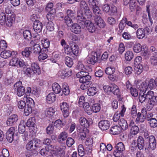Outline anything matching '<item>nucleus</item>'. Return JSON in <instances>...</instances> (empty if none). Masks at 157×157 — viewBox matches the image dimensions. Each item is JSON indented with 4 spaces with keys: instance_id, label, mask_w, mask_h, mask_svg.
<instances>
[{
    "instance_id": "nucleus-1",
    "label": "nucleus",
    "mask_w": 157,
    "mask_h": 157,
    "mask_svg": "<svg viewBox=\"0 0 157 157\" xmlns=\"http://www.w3.org/2000/svg\"><path fill=\"white\" fill-rule=\"evenodd\" d=\"M92 14L88 5L84 1H82L80 3L79 9L78 11L76 19L77 22H81L86 18L90 19Z\"/></svg>"
},
{
    "instance_id": "nucleus-2",
    "label": "nucleus",
    "mask_w": 157,
    "mask_h": 157,
    "mask_svg": "<svg viewBox=\"0 0 157 157\" xmlns=\"http://www.w3.org/2000/svg\"><path fill=\"white\" fill-rule=\"evenodd\" d=\"M149 94L148 96L149 98L147 104V108L150 111L153 109L154 106L157 105V96H154V92L151 91H150Z\"/></svg>"
},
{
    "instance_id": "nucleus-3",
    "label": "nucleus",
    "mask_w": 157,
    "mask_h": 157,
    "mask_svg": "<svg viewBox=\"0 0 157 157\" xmlns=\"http://www.w3.org/2000/svg\"><path fill=\"white\" fill-rule=\"evenodd\" d=\"M90 19L85 18L84 20L81 21V22H78L81 24L82 25H85L86 26L88 31L91 33H94L97 30V28L96 27L94 24L91 22Z\"/></svg>"
},
{
    "instance_id": "nucleus-4",
    "label": "nucleus",
    "mask_w": 157,
    "mask_h": 157,
    "mask_svg": "<svg viewBox=\"0 0 157 157\" xmlns=\"http://www.w3.org/2000/svg\"><path fill=\"white\" fill-rule=\"evenodd\" d=\"M26 99L27 106L25 107L24 113L25 116H28L32 111V109L34 106V102L33 100L30 98L25 97Z\"/></svg>"
},
{
    "instance_id": "nucleus-5",
    "label": "nucleus",
    "mask_w": 157,
    "mask_h": 157,
    "mask_svg": "<svg viewBox=\"0 0 157 157\" xmlns=\"http://www.w3.org/2000/svg\"><path fill=\"white\" fill-rule=\"evenodd\" d=\"M14 90L16 91V94L19 97L24 95L25 92V87L23 86L21 82L19 81L15 83L14 85Z\"/></svg>"
},
{
    "instance_id": "nucleus-6",
    "label": "nucleus",
    "mask_w": 157,
    "mask_h": 157,
    "mask_svg": "<svg viewBox=\"0 0 157 157\" xmlns=\"http://www.w3.org/2000/svg\"><path fill=\"white\" fill-rule=\"evenodd\" d=\"M40 140L35 139L29 141L26 145V148L28 150H33L40 147Z\"/></svg>"
},
{
    "instance_id": "nucleus-7",
    "label": "nucleus",
    "mask_w": 157,
    "mask_h": 157,
    "mask_svg": "<svg viewBox=\"0 0 157 157\" xmlns=\"http://www.w3.org/2000/svg\"><path fill=\"white\" fill-rule=\"evenodd\" d=\"M50 149L52 151H54L55 153L58 155H64L65 154V150L66 149V146L64 145H61L60 146H53L50 145Z\"/></svg>"
},
{
    "instance_id": "nucleus-8",
    "label": "nucleus",
    "mask_w": 157,
    "mask_h": 157,
    "mask_svg": "<svg viewBox=\"0 0 157 157\" xmlns=\"http://www.w3.org/2000/svg\"><path fill=\"white\" fill-rule=\"evenodd\" d=\"M98 56L96 52H92L86 58L87 62L89 64H94L97 61Z\"/></svg>"
},
{
    "instance_id": "nucleus-9",
    "label": "nucleus",
    "mask_w": 157,
    "mask_h": 157,
    "mask_svg": "<svg viewBox=\"0 0 157 157\" xmlns=\"http://www.w3.org/2000/svg\"><path fill=\"white\" fill-rule=\"evenodd\" d=\"M60 106L64 117H67L69 113L70 107L69 104L66 102H63L60 103Z\"/></svg>"
},
{
    "instance_id": "nucleus-10",
    "label": "nucleus",
    "mask_w": 157,
    "mask_h": 157,
    "mask_svg": "<svg viewBox=\"0 0 157 157\" xmlns=\"http://www.w3.org/2000/svg\"><path fill=\"white\" fill-rule=\"evenodd\" d=\"M147 111L146 108H143L141 109V113L138 112L137 114L136 121L143 122L146 118Z\"/></svg>"
},
{
    "instance_id": "nucleus-11",
    "label": "nucleus",
    "mask_w": 157,
    "mask_h": 157,
    "mask_svg": "<svg viewBox=\"0 0 157 157\" xmlns=\"http://www.w3.org/2000/svg\"><path fill=\"white\" fill-rule=\"evenodd\" d=\"M25 123L23 120L21 121L19 125L18 129L19 132L20 133H22V135L23 139L25 140L28 136L27 132H25Z\"/></svg>"
},
{
    "instance_id": "nucleus-12",
    "label": "nucleus",
    "mask_w": 157,
    "mask_h": 157,
    "mask_svg": "<svg viewBox=\"0 0 157 157\" xmlns=\"http://www.w3.org/2000/svg\"><path fill=\"white\" fill-rule=\"evenodd\" d=\"M16 128L13 127L10 128L6 132V138L10 143H11L13 139V135L15 132Z\"/></svg>"
},
{
    "instance_id": "nucleus-13",
    "label": "nucleus",
    "mask_w": 157,
    "mask_h": 157,
    "mask_svg": "<svg viewBox=\"0 0 157 157\" xmlns=\"http://www.w3.org/2000/svg\"><path fill=\"white\" fill-rule=\"evenodd\" d=\"M79 123L80 125L85 128H88L92 123V120L90 118L87 119L83 117H80L79 119Z\"/></svg>"
},
{
    "instance_id": "nucleus-14",
    "label": "nucleus",
    "mask_w": 157,
    "mask_h": 157,
    "mask_svg": "<svg viewBox=\"0 0 157 157\" xmlns=\"http://www.w3.org/2000/svg\"><path fill=\"white\" fill-rule=\"evenodd\" d=\"M58 74L62 78H64L65 77H68L71 76L72 75V71L70 69L65 68L60 71Z\"/></svg>"
},
{
    "instance_id": "nucleus-15",
    "label": "nucleus",
    "mask_w": 157,
    "mask_h": 157,
    "mask_svg": "<svg viewBox=\"0 0 157 157\" xmlns=\"http://www.w3.org/2000/svg\"><path fill=\"white\" fill-rule=\"evenodd\" d=\"M98 126L99 128L102 130H106L108 129L109 127L110 122L107 120L101 121L99 122Z\"/></svg>"
},
{
    "instance_id": "nucleus-16",
    "label": "nucleus",
    "mask_w": 157,
    "mask_h": 157,
    "mask_svg": "<svg viewBox=\"0 0 157 157\" xmlns=\"http://www.w3.org/2000/svg\"><path fill=\"white\" fill-rule=\"evenodd\" d=\"M18 120L17 115L13 114L10 116L7 120L6 123L8 126H12L15 124Z\"/></svg>"
},
{
    "instance_id": "nucleus-17",
    "label": "nucleus",
    "mask_w": 157,
    "mask_h": 157,
    "mask_svg": "<svg viewBox=\"0 0 157 157\" xmlns=\"http://www.w3.org/2000/svg\"><path fill=\"white\" fill-rule=\"evenodd\" d=\"M95 23L100 28H103L105 26V23L100 16L95 17Z\"/></svg>"
},
{
    "instance_id": "nucleus-18",
    "label": "nucleus",
    "mask_w": 157,
    "mask_h": 157,
    "mask_svg": "<svg viewBox=\"0 0 157 157\" xmlns=\"http://www.w3.org/2000/svg\"><path fill=\"white\" fill-rule=\"evenodd\" d=\"M33 28L34 31L37 33L41 32L43 28L42 23L38 20H36L34 21L33 24Z\"/></svg>"
},
{
    "instance_id": "nucleus-19",
    "label": "nucleus",
    "mask_w": 157,
    "mask_h": 157,
    "mask_svg": "<svg viewBox=\"0 0 157 157\" xmlns=\"http://www.w3.org/2000/svg\"><path fill=\"white\" fill-rule=\"evenodd\" d=\"M149 146L148 148H150L152 150H153L156 147V140L155 137L153 135L149 136L148 140Z\"/></svg>"
},
{
    "instance_id": "nucleus-20",
    "label": "nucleus",
    "mask_w": 157,
    "mask_h": 157,
    "mask_svg": "<svg viewBox=\"0 0 157 157\" xmlns=\"http://www.w3.org/2000/svg\"><path fill=\"white\" fill-rule=\"evenodd\" d=\"M150 93V91L147 92H142L140 93L139 94V99L140 102L142 103L144 102L146 100L148 101L149 98L148 96L149 95Z\"/></svg>"
},
{
    "instance_id": "nucleus-21",
    "label": "nucleus",
    "mask_w": 157,
    "mask_h": 157,
    "mask_svg": "<svg viewBox=\"0 0 157 157\" xmlns=\"http://www.w3.org/2000/svg\"><path fill=\"white\" fill-rule=\"evenodd\" d=\"M15 19V14H14L7 16L5 23L6 25L9 27H11L14 22Z\"/></svg>"
},
{
    "instance_id": "nucleus-22",
    "label": "nucleus",
    "mask_w": 157,
    "mask_h": 157,
    "mask_svg": "<svg viewBox=\"0 0 157 157\" xmlns=\"http://www.w3.org/2000/svg\"><path fill=\"white\" fill-rule=\"evenodd\" d=\"M98 90L94 86L90 87L88 89L87 94L90 96H93L98 94Z\"/></svg>"
},
{
    "instance_id": "nucleus-23",
    "label": "nucleus",
    "mask_w": 157,
    "mask_h": 157,
    "mask_svg": "<svg viewBox=\"0 0 157 157\" xmlns=\"http://www.w3.org/2000/svg\"><path fill=\"white\" fill-rule=\"evenodd\" d=\"M147 83L145 82H138L137 84V87L142 92H146L147 89Z\"/></svg>"
},
{
    "instance_id": "nucleus-24",
    "label": "nucleus",
    "mask_w": 157,
    "mask_h": 157,
    "mask_svg": "<svg viewBox=\"0 0 157 157\" xmlns=\"http://www.w3.org/2000/svg\"><path fill=\"white\" fill-rule=\"evenodd\" d=\"M15 53L17 54L14 51L12 52L9 50L4 51L1 52L0 55L4 59H7L12 55L13 53L15 54Z\"/></svg>"
},
{
    "instance_id": "nucleus-25",
    "label": "nucleus",
    "mask_w": 157,
    "mask_h": 157,
    "mask_svg": "<svg viewBox=\"0 0 157 157\" xmlns=\"http://www.w3.org/2000/svg\"><path fill=\"white\" fill-rule=\"evenodd\" d=\"M118 124L121 129L123 130H126L128 128V125L126 121L123 118H121L118 121Z\"/></svg>"
},
{
    "instance_id": "nucleus-26",
    "label": "nucleus",
    "mask_w": 157,
    "mask_h": 157,
    "mask_svg": "<svg viewBox=\"0 0 157 157\" xmlns=\"http://www.w3.org/2000/svg\"><path fill=\"white\" fill-rule=\"evenodd\" d=\"M143 138L141 136H139L137 139V145L138 148L140 150L143 149L144 145Z\"/></svg>"
},
{
    "instance_id": "nucleus-27",
    "label": "nucleus",
    "mask_w": 157,
    "mask_h": 157,
    "mask_svg": "<svg viewBox=\"0 0 157 157\" xmlns=\"http://www.w3.org/2000/svg\"><path fill=\"white\" fill-rule=\"evenodd\" d=\"M56 95L53 93H49L47 96L46 101L49 104H51L56 100Z\"/></svg>"
},
{
    "instance_id": "nucleus-28",
    "label": "nucleus",
    "mask_w": 157,
    "mask_h": 157,
    "mask_svg": "<svg viewBox=\"0 0 157 157\" xmlns=\"http://www.w3.org/2000/svg\"><path fill=\"white\" fill-rule=\"evenodd\" d=\"M71 31L75 34H78L81 31V26L78 24L75 23L72 25Z\"/></svg>"
},
{
    "instance_id": "nucleus-29",
    "label": "nucleus",
    "mask_w": 157,
    "mask_h": 157,
    "mask_svg": "<svg viewBox=\"0 0 157 157\" xmlns=\"http://www.w3.org/2000/svg\"><path fill=\"white\" fill-rule=\"evenodd\" d=\"M31 66L32 70L33 71L34 73L38 75L41 73L40 68L37 63H32Z\"/></svg>"
},
{
    "instance_id": "nucleus-30",
    "label": "nucleus",
    "mask_w": 157,
    "mask_h": 157,
    "mask_svg": "<svg viewBox=\"0 0 157 157\" xmlns=\"http://www.w3.org/2000/svg\"><path fill=\"white\" fill-rule=\"evenodd\" d=\"M121 131V128L117 125L113 126L110 129V133L113 135L119 134Z\"/></svg>"
},
{
    "instance_id": "nucleus-31",
    "label": "nucleus",
    "mask_w": 157,
    "mask_h": 157,
    "mask_svg": "<svg viewBox=\"0 0 157 157\" xmlns=\"http://www.w3.org/2000/svg\"><path fill=\"white\" fill-rule=\"evenodd\" d=\"M52 90L56 94H59L61 91V88L60 85L57 83H53L52 86Z\"/></svg>"
},
{
    "instance_id": "nucleus-32",
    "label": "nucleus",
    "mask_w": 157,
    "mask_h": 157,
    "mask_svg": "<svg viewBox=\"0 0 157 157\" xmlns=\"http://www.w3.org/2000/svg\"><path fill=\"white\" fill-rule=\"evenodd\" d=\"M91 8L93 13L95 15V17L101 16L102 13L98 6L96 5Z\"/></svg>"
},
{
    "instance_id": "nucleus-33",
    "label": "nucleus",
    "mask_w": 157,
    "mask_h": 157,
    "mask_svg": "<svg viewBox=\"0 0 157 157\" xmlns=\"http://www.w3.org/2000/svg\"><path fill=\"white\" fill-rule=\"evenodd\" d=\"M111 92L114 95H118L120 93V90L118 86L115 84L111 85Z\"/></svg>"
},
{
    "instance_id": "nucleus-34",
    "label": "nucleus",
    "mask_w": 157,
    "mask_h": 157,
    "mask_svg": "<svg viewBox=\"0 0 157 157\" xmlns=\"http://www.w3.org/2000/svg\"><path fill=\"white\" fill-rule=\"evenodd\" d=\"M145 33L143 29L140 28L137 29L136 32V36L139 39H141L145 36Z\"/></svg>"
},
{
    "instance_id": "nucleus-35",
    "label": "nucleus",
    "mask_w": 157,
    "mask_h": 157,
    "mask_svg": "<svg viewBox=\"0 0 157 157\" xmlns=\"http://www.w3.org/2000/svg\"><path fill=\"white\" fill-rule=\"evenodd\" d=\"M91 79L90 76H86V77H83L79 78V81L81 83H87L88 84H90L91 82L90 81Z\"/></svg>"
},
{
    "instance_id": "nucleus-36",
    "label": "nucleus",
    "mask_w": 157,
    "mask_h": 157,
    "mask_svg": "<svg viewBox=\"0 0 157 157\" xmlns=\"http://www.w3.org/2000/svg\"><path fill=\"white\" fill-rule=\"evenodd\" d=\"M133 50L135 52H140L142 50V46L139 43H136L134 45Z\"/></svg>"
},
{
    "instance_id": "nucleus-37",
    "label": "nucleus",
    "mask_w": 157,
    "mask_h": 157,
    "mask_svg": "<svg viewBox=\"0 0 157 157\" xmlns=\"http://www.w3.org/2000/svg\"><path fill=\"white\" fill-rule=\"evenodd\" d=\"M31 53V48L29 47L26 48L24 51H22L21 53L24 57L28 58Z\"/></svg>"
},
{
    "instance_id": "nucleus-38",
    "label": "nucleus",
    "mask_w": 157,
    "mask_h": 157,
    "mask_svg": "<svg viewBox=\"0 0 157 157\" xmlns=\"http://www.w3.org/2000/svg\"><path fill=\"white\" fill-rule=\"evenodd\" d=\"M35 123V119L34 117L30 118L27 121L26 125L28 127H34Z\"/></svg>"
},
{
    "instance_id": "nucleus-39",
    "label": "nucleus",
    "mask_w": 157,
    "mask_h": 157,
    "mask_svg": "<svg viewBox=\"0 0 157 157\" xmlns=\"http://www.w3.org/2000/svg\"><path fill=\"white\" fill-rule=\"evenodd\" d=\"M51 151H52V150H50L49 148L46 147L45 148L41 149L40 152V153L42 155L46 156L48 155L51 152Z\"/></svg>"
},
{
    "instance_id": "nucleus-40",
    "label": "nucleus",
    "mask_w": 157,
    "mask_h": 157,
    "mask_svg": "<svg viewBox=\"0 0 157 157\" xmlns=\"http://www.w3.org/2000/svg\"><path fill=\"white\" fill-rule=\"evenodd\" d=\"M55 112L54 109L52 107L47 108L45 111V114L47 116H53Z\"/></svg>"
},
{
    "instance_id": "nucleus-41",
    "label": "nucleus",
    "mask_w": 157,
    "mask_h": 157,
    "mask_svg": "<svg viewBox=\"0 0 157 157\" xmlns=\"http://www.w3.org/2000/svg\"><path fill=\"white\" fill-rule=\"evenodd\" d=\"M78 149L79 155L82 157L83 156L85 155V151L83 145L79 144L78 147Z\"/></svg>"
},
{
    "instance_id": "nucleus-42",
    "label": "nucleus",
    "mask_w": 157,
    "mask_h": 157,
    "mask_svg": "<svg viewBox=\"0 0 157 157\" xmlns=\"http://www.w3.org/2000/svg\"><path fill=\"white\" fill-rule=\"evenodd\" d=\"M65 62L66 65L69 67H71L73 64L72 59L68 56H67L65 57Z\"/></svg>"
},
{
    "instance_id": "nucleus-43",
    "label": "nucleus",
    "mask_w": 157,
    "mask_h": 157,
    "mask_svg": "<svg viewBox=\"0 0 157 157\" xmlns=\"http://www.w3.org/2000/svg\"><path fill=\"white\" fill-rule=\"evenodd\" d=\"M133 57V54L132 52L127 51L125 54V58L127 61L131 60Z\"/></svg>"
},
{
    "instance_id": "nucleus-44",
    "label": "nucleus",
    "mask_w": 157,
    "mask_h": 157,
    "mask_svg": "<svg viewBox=\"0 0 157 157\" xmlns=\"http://www.w3.org/2000/svg\"><path fill=\"white\" fill-rule=\"evenodd\" d=\"M33 53L35 54H38L42 50L40 46L38 44H35L33 45Z\"/></svg>"
},
{
    "instance_id": "nucleus-45",
    "label": "nucleus",
    "mask_w": 157,
    "mask_h": 157,
    "mask_svg": "<svg viewBox=\"0 0 157 157\" xmlns=\"http://www.w3.org/2000/svg\"><path fill=\"white\" fill-rule=\"evenodd\" d=\"M92 110L94 113H97L99 112L101 109L100 104L99 103H94L92 106Z\"/></svg>"
},
{
    "instance_id": "nucleus-46",
    "label": "nucleus",
    "mask_w": 157,
    "mask_h": 157,
    "mask_svg": "<svg viewBox=\"0 0 157 157\" xmlns=\"http://www.w3.org/2000/svg\"><path fill=\"white\" fill-rule=\"evenodd\" d=\"M115 149L123 151L125 149V146L123 143H118L115 146Z\"/></svg>"
},
{
    "instance_id": "nucleus-47",
    "label": "nucleus",
    "mask_w": 157,
    "mask_h": 157,
    "mask_svg": "<svg viewBox=\"0 0 157 157\" xmlns=\"http://www.w3.org/2000/svg\"><path fill=\"white\" fill-rule=\"evenodd\" d=\"M72 53L75 56H77L79 52V48L77 45L73 44L71 46Z\"/></svg>"
},
{
    "instance_id": "nucleus-48",
    "label": "nucleus",
    "mask_w": 157,
    "mask_h": 157,
    "mask_svg": "<svg viewBox=\"0 0 157 157\" xmlns=\"http://www.w3.org/2000/svg\"><path fill=\"white\" fill-rule=\"evenodd\" d=\"M23 35L25 39L28 40H30L32 37L31 33L29 30H26L24 31L23 33Z\"/></svg>"
},
{
    "instance_id": "nucleus-49",
    "label": "nucleus",
    "mask_w": 157,
    "mask_h": 157,
    "mask_svg": "<svg viewBox=\"0 0 157 157\" xmlns=\"http://www.w3.org/2000/svg\"><path fill=\"white\" fill-rule=\"evenodd\" d=\"M66 13L67 17L72 18V19L75 18V11L71 10H67L66 11Z\"/></svg>"
},
{
    "instance_id": "nucleus-50",
    "label": "nucleus",
    "mask_w": 157,
    "mask_h": 157,
    "mask_svg": "<svg viewBox=\"0 0 157 157\" xmlns=\"http://www.w3.org/2000/svg\"><path fill=\"white\" fill-rule=\"evenodd\" d=\"M89 73L86 71H82L78 72L76 74V76L78 78H80L81 77H86V76H89Z\"/></svg>"
},
{
    "instance_id": "nucleus-51",
    "label": "nucleus",
    "mask_w": 157,
    "mask_h": 157,
    "mask_svg": "<svg viewBox=\"0 0 157 157\" xmlns=\"http://www.w3.org/2000/svg\"><path fill=\"white\" fill-rule=\"evenodd\" d=\"M139 130L138 127L136 125L132 126L130 130V133L132 135L137 134L139 132Z\"/></svg>"
},
{
    "instance_id": "nucleus-52",
    "label": "nucleus",
    "mask_w": 157,
    "mask_h": 157,
    "mask_svg": "<svg viewBox=\"0 0 157 157\" xmlns=\"http://www.w3.org/2000/svg\"><path fill=\"white\" fill-rule=\"evenodd\" d=\"M115 71V68L114 67H108L106 68L105 71V73L108 75L113 74Z\"/></svg>"
},
{
    "instance_id": "nucleus-53",
    "label": "nucleus",
    "mask_w": 157,
    "mask_h": 157,
    "mask_svg": "<svg viewBox=\"0 0 157 157\" xmlns=\"http://www.w3.org/2000/svg\"><path fill=\"white\" fill-rule=\"evenodd\" d=\"M126 18H123L119 25V30H121V31L124 30L126 25Z\"/></svg>"
},
{
    "instance_id": "nucleus-54",
    "label": "nucleus",
    "mask_w": 157,
    "mask_h": 157,
    "mask_svg": "<svg viewBox=\"0 0 157 157\" xmlns=\"http://www.w3.org/2000/svg\"><path fill=\"white\" fill-rule=\"evenodd\" d=\"M145 82L147 83V88L149 87L151 89L155 87V80L153 79H151L149 81H147Z\"/></svg>"
},
{
    "instance_id": "nucleus-55",
    "label": "nucleus",
    "mask_w": 157,
    "mask_h": 157,
    "mask_svg": "<svg viewBox=\"0 0 157 157\" xmlns=\"http://www.w3.org/2000/svg\"><path fill=\"white\" fill-rule=\"evenodd\" d=\"M137 146L136 141L135 140H133L131 144L130 149L132 152L136 151L137 148Z\"/></svg>"
},
{
    "instance_id": "nucleus-56",
    "label": "nucleus",
    "mask_w": 157,
    "mask_h": 157,
    "mask_svg": "<svg viewBox=\"0 0 157 157\" xmlns=\"http://www.w3.org/2000/svg\"><path fill=\"white\" fill-rule=\"evenodd\" d=\"M100 151L99 152L100 155L101 154H104L105 152L106 151V145L103 143H101L100 146Z\"/></svg>"
},
{
    "instance_id": "nucleus-57",
    "label": "nucleus",
    "mask_w": 157,
    "mask_h": 157,
    "mask_svg": "<svg viewBox=\"0 0 157 157\" xmlns=\"http://www.w3.org/2000/svg\"><path fill=\"white\" fill-rule=\"evenodd\" d=\"M67 137V133L65 132H63L61 133L58 137V139L60 140L64 141L65 140Z\"/></svg>"
},
{
    "instance_id": "nucleus-58",
    "label": "nucleus",
    "mask_w": 157,
    "mask_h": 157,
    "mask_svg": "<svg viewBox=\"0 0 157 157\" xmlns=\"http://www.w3.org/2000/svg\"><path fill=\"white\" fill-rule=\"evenodd\" d=\"M46 28L49 31H52L54 29V24L52 21H49L46 25Z\"/></svg>"
},
{
    "instance_id": "nucleus-59",
    "label": "nucleus",
    "mask_w": 157,
    "mask_h": 157,
    "mask_svg": "<svg viewBox=\"0 0 157 157\" xmlns=\"http://www.w3.org/2000/svg\"><path fill=\"white\" fill-rule=\"evenodd\" d=\"M149 121L150 126L152 128H154L157 126V121L155 118H151Z\"/></svg>"
},
{
    "instance_id": "nucleus-60",
    "label": "nucleus",
    "mask_w": 157,
    "mask_h": 157,
    "mask_svg": "<svg viewBox=\"0 0 157 157\" xmlns=\"http://www.w3.org/2000/svg\"><path fill=\"white\" fill-rule=\"evenodd\" d=\"M150 63L151 65L154 66H157V57L152 56L150 59Z\"/></svg>"
},
{
    "instance_id": "nucleus-61",
    "label": "nucleus",
    "mask_w": 157,
    "mask_h": 157,
    "mask_svg": "<svg viewBox=\"0 0 157 157\" xmlns=\"http://www.w3.org/2000/svg\"><path fill=\"white\" fill-rule=\"evenodd\" d=\"M6 15L5 13L2 12L0 14V23L1 25H4L6 21Z\"/></svg>"
},
{
    "instance_id": "nucleus-62",
    "label": "nucleus",
    "mask_w": 157,
    "mask_h": 157,
    "mask_svg": "<svg viewBox=\"0 0 157 157\" xmlns=\"http://www.w3.org/2000/svg\"><path fill=\"white\" fill-rule=\"evenodd\" d=\"M65 53L67 55H71L72 50L71 46H69L68 45H66L63 48Z\"/></svg>"
},
{
    "instance_id": "nucleus-63",
    "label": "nucleus",
    "mask_w": 157,
    "mask_h": 157,
    "mask_svg": "<svg viewBox=\"0 0 157 157\" xmlns=\"http://www.w3.org/2000/svg\"><path fill=\"white\" fill-rule=\"evenodd\" d=\"M17 107L20 109H22L25 108L26 107V103L25 101L19 100L17 102Z\"/></svg>"
},
{
    "instance_id": "nucleus-64",
    "label": "nucleus",
    "mask_w": 157,
    "mask_h": 157,
    "mask_svg": "<svg viewBox=\"0 0 157 157\" xmlns=\"http://www.w3.org/2000/svg\"><path fill=\"white\" fill-rule=\"evenodd\" d=\"M149 52L153 55L152 56L157 57V48L155 47L152 46L150 47Z\"/></svg>"
}]
</instances>
